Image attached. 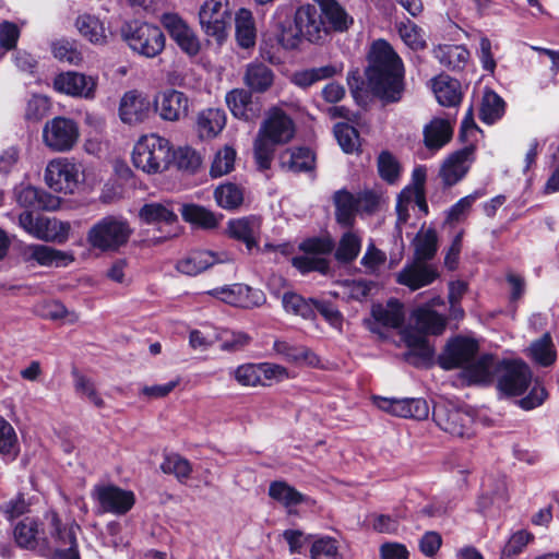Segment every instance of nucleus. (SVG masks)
I'll use <instances>...</instances> for the list:
<instances>
[{
    "label": "nucleus",
    "instance_id": "15",
    "mask_svg": "<svg viewBox=\"0 0 559 559\" xmlns=\"http://www.w3.org/2000/svg\"><path fill=\"white\" fill-rule=\"evenodd\" d=\"M160 23L170 38L188 56L194 57L201 50V41L188 23L176 13H164Z\"/></svg>",
    "mask_w": 559,
    "mask_h": 559
},
{
    "label": "nucleus",
    "instance_id": "40",
    "mask_svg": "<svg viewBox=\"0 0 559 559\" xmlns=\"http://www.w3.org/2000/svg\"><path fill=\"white\" fill-rule=\"evenodd\" d=\"M236 39L240 47L254 46L257 29L253 15L248 9L241 8L235 16Z\"/></svg>",
    "mask_w": 559,
    "mask_h": 559
},
{
    "label": "nucleus",
    "instance_id": "16",
    "mask_svg": "<svg viewBox=\"0 0 559 559\" xmlns=\"http://www.w3.org/2000/svg\"><path fill=\"white\" fill-rule=\"evenodd\" d=\"M376 406L393 416L413 418L416 420L427 419L429 405L424 399H390L377 396L373 399Z\"/></svg>",
    "mask_w": 559,
    "mask_h": 559
},
{
    "label": "nucleus",
    "instance_id": "37",
    "mask_svg": "<svg viewBox=\"0 0 559 559\" xmlns=\"http://www.w3.org/2000/svg\"><path fill=\"white\" fill-rule=\"evenodd\" d=\"M75 26L79 33L94 45H105L107 34L103 22L95 15L84 13L78 16Z\"/></svg>",
    "mask_w": 559,
    "mask_h": 559
},
{
    "label": "nucleus",
    "instance_id": "63",
    "mask_svg": "<svg viewBox=\"0 0 559 559\" xmlns=\"http://www.w3.org/2000/svg\"><path fill=\"white\" fill-rule=\"evenodd\" d=\"M53 57L62 62L78 66L82 62V53L67 40H59L52 44Z\"/></svg>",
    "mask_w": 559,
    "mask_h": 559
},
{
    "label": "nucleus",
    "instance_id": "10",
    "mask_svg": "<svg viewBox=\"0 0 559 559\" xmlns=\"http://www.w3.org/2000/svg\"><path fill=\"white\" fill-rule=\"evenodd\" d=\"M314 11L311 5L300 7L294 16V21H288L278 26V43L285 49L298 48L304 41L311 43L314 29Z\"/></svg>",
    "mask_w": 559,
    "mask_h": 559
},
{
    "label": "nucleus",
    "instance_id": "54",
    "mask_svg": "<svg viewBox=\"0 0 559 559\" xmlns=\"http://www.w3.org/2000/svg\"><path fill=\"white\" fill-rule=\"evenodd\" d=\"M160 468L165 474H173L180 481L188 479L192 472L190 462L179 454L166 455Z\"/></svg>",
    "mask_w": 559,
    "mask_h": 559
},
{
    "label": "nucleus",
    "instance_id": "23",
    "mask_svg": "<svg viewBox=\"0 0 559 559\" xmlns=\"http://www.w3.org/2000/svg\"><path fill=\"white\" fill-rule=\"evenodd\" d=\"M438 276L439 273L435 265L414 260L396 274V282L416 290L431 284Z\"/></svg>",
    "mask_w": 559,
    "mask_h": 559
},
{
    "label": "nucleus",
    "instance_id": "64",
    "mask_svg": "<svg viewBox=\"0 0 559 559\" xmlns=\"http://www.w3.org/2000/svg\"><path fill=\"white\" fill-rule=\"evenodd\" d=\"M50 110V99L44 95H33L26 105L25 118L29 121H39Z\"/></svg>",
    "mask_w": 559,
    "mask_h": 559
},
{
    "label": "nucleus",
    "instance_id": "5",
    "mask_svg": "<svg viewBox=\"0 0 559 559\" xmlns=\"http://www.w3.org/2000/svg\"><path fill=\"white\" fill-rule=\"evenodd\" d=\"M131 235L132 228L124 217L107 215L91 226L86 241L94 250L115 252L129 241Z\"/></svg>",
    "mask_w": 559,
    "mask_h": 559
},
{
    "label": "nucleus",
    "instance_id": "18",
    "mask_svg": "<svg viewBox=\"0 0 559 559\" xmlns=\"http://www.w3.org/2000/svg\"><path fill=\"white\" fill-rule=\"evenodd\" d=\"M477 352L476 341L468 337H455L448 343L444 353L439 358V364L444 370L465 369L474 360Z\"/></svg>",
    "mask_w": 559,
    "mask_h": 559
},
{
    "label": "nucleus",
    "instance_id": "39",
    "mask_svg": "<svg viewBox=\"0 0 559 559\" xmlns=\"http://www.w3.org/2000/svg\"><path fill=\"white\" fill-rule=\"evenodd\" d=\"M372 317L374 320L388 328H400L404 322V307L396 300L391 299L386 305H376L372 307Z\"/></svg>",
    "mask_w": 559,
    "mask_h": 559
},
{
    "label": "nucleus",
    "instance_id": "17",
    "mask_svg": "<svg viewBox=\"0 0 559 559\" xmlns=\"http://www.w3.org/2000/svg\"><path fill=\"white\" fill-rule=\"evenodd\" d=\"M103 512L116 515L126 514L135 503V496L132 491L117 486H96L93 491Z\"/></svg>",
    "mask_w": 559,
    "mask_h": 559
},
{
    "label": "nucleus",
    "instance_id": "20",
    "mask_svg": "<svg viewBox=\"0 0 559 559\" xmlns=\"http://www.w3.org/2000/svg\"><path fill=\"white\" fill-rule=\"evenodd\" d=\"M154 107L163 120L178 121L188 115L189 98L180 91L168 88L156 94Z\"/></svg>",
    "mask_w": 559,
    "mask_h": 559
},
{
    "label": "nucleus",
    "instance_id": "26",
    "mask_svg": "<svg viewBox=\"0 0 559 559\" xmlns=\"http://www.w3.org/2000/svg\"><path fill=\"white\" fill-rule=\"evenodd\" d=\"M151 100L135 91L127 92L119 105V116L124 123L135 124L148 118Z\"/></svg>",
    "mask_w": 559,
    "mask_h": 559
},
{
    "label": "nucleus",
    "instance_id": "4",
    "mask_svg": "<svg viewBox=\"0 0 559 559\" xmlns=\"http://www.w3.org/2000/svg\"><path fill=\"white\" fill-rule=\"evenodd\" d=\"M173 159L169 141L156 133L141 136L132 151V164L148 175L160 174L168 169Z\"/></svg>",
    "mask_w": 559,
    "mask_h": 559
},
{
    "label": "nucleus",
    "instance_id": "41",
    "mask_svg": "<svg viewBox=\"0 0 559 559\" xmlns=\"http://www.w3.org/2000/svg\"><path fill=\"white\" fill-rule=\"evenodd\" d=\"M213 195L216 204L227 211L239 209L245 201L243 188L233 182H225L217 186Z\"/></svg>",
    "mask_w": 559,
    "mask_h": 559
},
{
    "label": "nucleus",
    "instance_id": "21",
    "mask_svg": "<svg viewBox=\"0 0 559 559\" xmlns=\"http://www.w3.org/2000/svg\"><path fill=\"white\" fill-rule=\"evenodd\" d=\"M233 261V257L225 252H214L210 250H194L180 259L176 269L186 275H197L216 263H228Z\"/></svg>",
    "mask_w": 559,
    "mask_h": 559
},
{
    "label": "nucleus",
    "instance_id": "14",
    "mask_svg": "<svg viewBox=\"0 0 559 559\" xmlns=\"http://www.w3.org/2000/svg\"><path fill=\"white\" fill-rule=\"evenodd\" d=\"M532 382V372L520 360H503L498 376V389L508 396L523 394Z\"/></svg>",
    "mask_w": 559,
    "mask_h": 559
},
{
    "label": "nucleus",
    "instance_id": "8",
    "mask_svg": "<svg viewBox=\"0 0 559 559\" xmlns=\"http://www.w3.org/2000/svg\"><path fill=\"white\" fill-rule=\"evenodd\" d=\"M200 25L203 33L222 45L229 35L231 9L227 1L206 0L199 11Z\"/></svg>",
    "mask_w": 559,
    "mask_h": 559
},
{
    "label": "nucleus",
    "instance_id": "62",
    "mask_svg": "<svg viewBox=\"0 0 559 559\" xmlns=\"http://www.w3.org/2000/svg\"><path fill=\"white\" fill-rule=\"evenodd\" d=\"M13 197L16 203L25 210L35 207L39 203L38 190L25 182L14 187Z\"/></svg>",
    "mask_w": 559,
    "mask_h": 559
},
{
    "label": "nucleus",
    "instance_id": "58",
    "mask_svg": "<svg viewBox=\"0 0 559 559\" xmlns=\"http://www.w3.org/2000/svg\"><path fill=\"white\" fill-rule=\"evenodd\" d=\"M354 195L358 213L370 215L380 209L382 195L379 191L365 189Z\"/></svg>",
    "mask_w": 559,
    "mask_h": 559
},
{
    "label": "nucleus",
    "instance_id": "60",
    "mask_svg": "<svg viewBox=\"0 0 559 559\" xmlns=\"http://www.w3.org/2000/svg\"><path fill=\"white\" fill-rule=\"evenodd\" d=\"M386 261V254L378 249L374 243H369L361 260L360 264L365 267V273L376 275L379 273L381 266Z\"/></svg>",
    "mask_w": 559,
    "mask_h": 559
},
{
    "label": "nucleus",
    "instance_id": "38",
    "mask_svg": "<svg viewBox=\"0 0 559 559\" xmlns=\"http://www.w3.org/2000/svg\"><path fill=\"white\" fill-rule=\"evenodd\" d=\"M313 160L311 150L304 146L292 147L281 154L282 167L294 173L310 170Z\"/></svg>",
    "mask_w": 559,
    "mask_h": 559
},
{
    "label": "nucleus",
    "instance_id": "22",
    "mask_svg": "<svg viewBox=\"0 0 559 559\" xmlns=\"http://www.w3.org/2000/svg\"><path fill=\"white\" fill-rule=\"evenodd\" d=\"M320 8V25L325 33L346 32L354 19L346 12L337 0H317Z\"/></svg>",
    "mask_w": 559,
    "mask_h": 559
},
{
    "label": "nucleus",
    "instance_id": "24",
    "mask_svg": "<svg viewBox=\"0 0 559 559\" xmlns=\"http://www.w3.org/2000/svg\"><path fill=\"white\" fill-rule=\"evenodd\" d=\"M23 259L35 261L41 266H67L74 261L70 252L61 251L45 245H27L22 249Z\"/></svg>",
    "mask_w": 559,
    "mask_h": 559
},
{
    "label": "nucleus",
    "instance_id": "13",
    "mask_svg": "<svg viewBox=\"0 0 559 559\" xmlns=\"http://www.w3.org/2000/svg\"><path fill=\"white\" fill-rule=\"evenodd\" d=\"M98 79L76 71H67L53 78V90L71 97L94 99Z\"/></svg>",
    "mask_w": 559,
    "mask_h": 559
},
{
    "label": "nucleus",
    "instance_id": "42",
    "mask_svg": "<svg viewBox=\"0 0 559 559\" xmlns=\"http://www.w3.org/2000/svg\"><path fill=\"white\" fill-rule=\"evenodd\" d=\"M413 246L415 260L425 262L431 260L438 250L437 231L433 228H420L413 240Z\"/></svg>",
    "mask_w": 559,
    "mask_h": 559
},
{
    "label": "nucleus",
    "instance_id": "47",
    "mask_svg": "<svg viewBox=\"0 0 559 559\" xmlns=\"http://www.w3.org/2000/svg\"><path fill=\"white\" fill-rule=\"evenodd\" d=\"M504 108V100L496 92L488 91L483 96L479 118L487 124L495 123L503 116Z\"/></svg>",
    "mask_w": 559,
    "mask_h": 559
},
{
    "label": "nucleus",
    "instance_id": "25",
    "mask_svg": "<svg viewBox=\"0 0 559 559\" xmlns=\"http://www.w3.org/2000/svg\"><path fill=\"white\" fill-rule=\"evenodd\" d=\"M226 103L234 117L245 121H254L262 112L259 99H253L251 93L242 88L228 92Z\"/></svg>",
    "mask_w": 559,
    "mask_h": 559
},
{
    "label": "nucleus",
    "instance_id": "29",
    "mask_svg": "<svg viewBox=\"0 0 559 559\" xmlns=\"http://www.w3.org/2000/svg\"><path fill=\"white\" fill-rule=\"evenodd\" d=\"M424 143L429 150H440L453 135V124L444 118H433L424 127Z\"/></svg>",
    "mask_w": 559,
    "mask_h": 559
},
{
    "label": "nucleus",
    "instance_id": "56",
    "mask_svg": "<svg viewBox=\"0 0 559 559\" xmlns=\"http://www.w3.org/2000/svg\"><path fill=\"white\" fill-rule=\"evenodd\" d=\"M74 388L76 393L97 408H104L106 403L94 382L84 376H76Z\"/></svg>",
    "mask_w": 559,
    "mask_h": 559
},
{
    "label": "nucleus",
    "instance_id": "11",
    "mask_svg": "<svg viewBox=\"0 0 559 559\" xmlns=\"http://www.w3.org/2000/svg\"><path fill=\"white\" fill-rule=\"evenodd\" d=\"M435 423L443 431L457 438H469L473 433V416L450 404H437L432 411Z\"/></svg>",
    "mask_w": 559,
    "mask_h": 559
},
{
    "label": "nucleus",
    "instance_id": "36",
    "mask_svg": "<svg viewBox=\"0 0 559 559\" xmlns=\"http://www.w3.org/2000/svg\"><path fill=\"white\" fill-rule=\"evenodd\" d=\"M70 229L71 226L68 222L41 216L35 238L62 243L69 238Z\"/></svg>",
    "mask_w": 559,
    "mask_h": 559
},
{
    "label": "nucleus",
    "instance_id": "1",
    "mask_svg": "<svg viewBox=\"0 0 559 559\" xmlns=\"http://www.w3.org/2000/svg\"><path fill=\"white\" fill-rule=\"evenodd\" d=\"M367 75L374 95L385 102H397L401 98L404 91V67L388 41L379 39L372 44Z\"/></svg>",
    "mask_w": 559,
    "mask_h": 559
},
{
    "label": "nucleus",
    "instance_id": "61",
    "mask_svg": "<svg viewBox=\"0 0 559 559\" xmlns=\"http://www.w3.org/2000/svg\"><path fill=\"white\" fill-rule=\"evenodd\" d=\"M533 540L534 535L532 533L524 530L515 532L503 547L501 559L519 555Z\"/></svg>",
    "mask_w": 559,
    "mask_h": 559
},
{
    "label": "nucleus",
    "instance_id": "27",
    "mask_svg": "<svg viewBox=\"0 0 559 559\" xmlns=\"http://www.w3.org/2000/svg\"><path fill=\"white\" fill-rule=\"evenodd\" d=\"M503 360L498 357L487 354L480 356L468 364L464 369V377L472 383L487 384L498 379L500 373V367H502Z\"/></svg>",
    "mask_w": 559,
    "mask_h": 559
},
{
    "label": "nucleus",
    "instance_id": "9",
    "mask_svg": "<svg viewBox=\"0 0 559 559\" xmlns=\"http://www.w3.org/2000/svg\"><path fill=\"white\" fill-rule=\"evenodd\" d=\"M41 139L44 145L51 152H70L79 142L80 128L75 120L58 116L45 123Z\"/></svg>",
    "mask_w": 559,
    "mask_h": 559
},
{
    "label": "nucleus",
    "instance_id": "59",
    "mask_svg": "<svg viewBox=\"0 0 559 559\" xmlns=\"http://www.w3.org/2000/svg\"><path fill=\"white\" fill-rule=\"evenodd\" d=\"M485 195L484 191L477 190L462 199H460L455 204H453L447 214L445 223H455L460 222L471 211L474 202Z\"/></svg>",
    "mask_w": 559,
    "mask_h": 559
},
{
    "label": "nucleus",
    "instance_id": "45",
    "mask_svg": "<svg viewBox=\"0 0 559 559\" xmlns=\"http://www.w3.org/2000/svg\"><path fill=\"white\" fill-rule=\"evenodd\" d=\"M273 350L285 361L297 367L306 365L311 357V350L309 348L281 340L274 342Z\"/></svg>",
    "mask_w": 559,
    "mask_h": 559
},
{
    "label": "nucleus",
    "instance_id": "51",
    "mask_svg": "<svg viewBox=\"0 0 559 559\" xmlns=\"http://www.w3.org/2000/svg\"><path fill=\"white\" fill-rule=\"evenodd\" d=\"M334 135L345 153L353 154L359 152V133L354 127L342 122L336 123L334 126Z\"/></svg>",
    "mask_w": 559,
    "mask_h": 559
},
{
    "label": "nucleus",
    "instance_id": "35",
    "mask_svg": "<svg viewBox=\"0 0 559 559\" xmlns=\"http://www.w3.org/2000/svg\"><path fill=\"white\" fill-rule=\"evenodd\" d=\"M180 213L186 222L204 229L216 228L221 221V216H217L204 206L193 203L182 204Z\"/></svg>",
    "mask_w": 559,
    "mask_h": 559
},
{
    "label": "nucleus",
    "instance_id": "34",
    "mask_svg": "<svg viewBox=\"0 0 559 559\" xmlns=\"http://www.w3.org/2000/svg\"><path fill=\"white\" fill-rule=\"evenodd\" d=\"M432 52L440 64L451 70L463 69L469 59L468 50L462 45H439Z\"/></svg>",
    "mask_w": 559,
    "mask_h": 559
},
{
    "label": "nucleus",
    "instance_id": "44",
    "mask_svg": "<svg viewBox=\"0 0 559 559\" xmlns=\"http://www.w3.org/2000/svg\"><path fill=\"white\" fill-rule=\"evenodd\" d=\"M140 217L147 224H174L178 217L171 209V203L153 202L142 206Z\"/></svg>",
    "mask_w": 559,
    "mask_h": 559
},
{
    "label": "nucleus",
    "instance_id": "30",
    "mask_svg": "<svg viewBox=\"0 0 559 559\" xmlns=\"http://www.w3.org/2000/svg\"><path fill=\"white\" fill-rule=\"evenodd\" d=\"M226 114L219 108H206L198 114L197 128L201 138L213 139L225 128Z\"/></svg>",
    "mask_w": 559,
    "mask_h": 559
},
{
    "label": "nucleus",
    "instance_id": "3",
    "mask_svg": "<svg viewBox=\"0 0 559 559\" xmlns=\"http://www.w3.org/2000/svg\"><path fill=\"white\" fill-rule=\"evenodd\" d=\"M295 135L294 121L281 109H272L262 122L254 140V157L261 169H267L275 146L289 142Z\"/></svg>",
    "mask_w": 559,
    "mask_h": 559
},
{
    "label": "nucleus",
    "instance_id": "48",
    "mask_svg": "<svg viewBox=\"0 0 559 559\" xmlns=\"http://www.w3.org/2000/svg\"><path fill=\"white\" fill-rule=\"evenodd\" d=\"M259 364H242L229 370V376L241 386L267 385L260 377Z\"/></svg>",
    "mask_w": 559,
    "mask_h": 559
},
{
    "label": "nucleus",
    "instance_id": "12",
    "mask_svg": "<svg viewBox=\"0 0 559 559\" xmlns=\"http://www.w3.org/2000/svg\"><path fill=\"white\" fill-rule=\"evenodd\" d=\"M203 295L211 296L227 305L240 308L259 307L265 301V296L262 290L240 283L216 287L204 292Z\"/></svg>",
    "mask_w": 559,
    "mask_h": 559
},
{
    "label": "nucleus",
    "instance_id": "31",
    "mask_svg": "<svg viewBox=\"0 0 559 559\" xmlns=\"http://www.w3.org/2000/svg\"><path fill=\"white\" fill-rule=\"evenodd\" d=\"M432 90L438 103L444 107H454L461 103V84L449 75H439L432 80Z\"/></svg>",
    "mask_w": 559,
    "mask_h": 559
},
{
    "label": "nucleus",
    "instance_id": "19",
    "mask_svg": "<svg viewBox=\"0 0 559 559\" xmlns=\"http://www.w3.org/2000/svg\"><path fill=\"white\" fill-rule=\"evenodd\" d=\"M473 143H468L462 150L447 157L439 171V176L445 186H454L465 177L475 159Z\"/></svg>",
    "mask_w": 559,
    "mask_h": 559
},
{
    "label": "nucleus",
    "instance_id": "28",
    "mask_svg": "<svg viewBox=\"0 0 559 559\" xmlns=\"http://www.w3.org/2000/svg\"><path fill=\"white\" fill-rule=\"evenodd\" d=\"M261 225V218L258 216L235 218L227 223V233L231 238L245 242L247 249L251 251L258 247Z\"/></svg>",
    "mask_w": 559,
    "mask_h": 559
},
{
    "label": "nucleus",
    "instance_id": "50",
    "mask_svg": "<svg viewBox=\"0 0 559 559\" xmlns=\"http://www.w3.org/2000/svg\"><path fill=\"white\" fill-rule=\"evenodd\" d=\"M282 304L287 312L300 316L305 319L313 318V301L306 300L300 295L292 292H285L282 297Z\"/></svg>",
    "mask_w": 559,
    "mask_h": 559
},
{
    "label": "nucleus",
    "instance_id": "55",
    "mask_svg": "<svg viewBox=\"0 0 559 559\" xmlns=\"http://www.w3.org/2000/svg\"><path fill=\"white\" fill-rule=\"evenodd\" d=\"M236 159V151L231 146H225L219 150L213 159L210 174L217 178L228 174L233 168Z\"/></svg>",
    "mask_w": 559,
    "mask_h": 559
},
{
    "label": "nucleus",
    "instance_id": "6",
    "mask_svg": "<svg viewBox=\"0 0 559 559\" xmlns=\"http://www.w3.org/2000/svg\"><path fill=\"white\" fill-rule=\"evenodd\" d=\"M44 178L53 191L72 194L84 182V166L74 158L56 157L48 162Z\"/></svg>",
    "mask_w": 559,
    "mask_h": 559
},
{
    "label": "nucleus",
    "instance_id": "52",
    "mask_svg": "<svg viewBox=\"0 0 559 559\" xmlns=\"http://www.w3.org/2000/svg\"><path fill=\"white\" fill-rule=\"evenodd\" d=\"M51 522L55 527V535L61 542L60 547H68L66 549H59L60 559H80L76 550V539L73 533L61 528L60 521L56 514L52 515Z\"/></svg>",
    "mask_w": 559,
    "mask_h": 559
},
{
    "label": "nucleus",
    "instance_id": "33",
    "mask_svg": "<svg viewBox=\"0 0 559 559\" xmlns=\"http://www.w3.org/2000/svg\"><path fill=\"white\" fill-rule=\"evenodd\" d=\"M361 247L362 238L360 234L349 229L341 236L336 243L334 259L341 264H350L358 258Z\"/></svg>",
    "mask_w": 559,
    "mask_h": 559
},
{
    "label": "nucleus",
    "instance_id": "46",
    "mask_svg": "<svg viewBox=\"0 0 559 559\" xmlns=\"http://www.w3.org/2000/svg\"><path fill=\"white\" fill-rule=\"evenodd\" d=\"M245 83L255 92L266 91L273 83L272 71L262 63H250L245 73Z\"/></svg>",
    "mask_w": 559,
    "mask_h": 559
},
{
    "label": "nucleus",
    "instance_id": "49",
    "mask_svg": "<svg viewBox=\"0 0 559 559\" xmlns=\"http://www.w3.org/2000/svg\"><path fill=\"white\" fill-rule=\"evenodd\" d=\"M530 353L532 358L544 367L552 365L557 357L551 337L548 333L532 343Z\"/></svg>",
    "mask_w": 559,
    "mask_h": 559
},
{
    "label": "nucleus",
    "instance_id": "32",
    "mask_svg": "<svg viewBox=\"0 0 559 559\" xmlns=\"http://www.w3.org/2000/svg\"><path fill=\"white\" fill-rule=\"evenodd\" d=\"M333 201L337 224L343 228H352L358 213L354 193L346 190L336 191Z\"/></svg>",
    "mask_w": 559,
    "mask_h": 559
},
{
    "label": "nucleus",
    "instance_id": "43",
    "mask_svg": "<svg viewBox=\"0 0 559 559\" xmlns=\"http://www.w3.org/2000/svg\"><path fill=\"white\" fill-rule=\"evenodd\" d=\"M269 496L293 513V509L300 504L305 497L285 481H273L269 487Z\"/></svg>",
    "mask_w": 559,
    "mask_h": 559
},
{
    "label": "nucleus",
    "instance_id": "2",
    "mask_svg": "<svg viewBox=\"0 0 559 559\" xmlns=\"http://www.w3.org/2000/svg\"><path fill=\"white\" fill-rule=\"evenodd\" d=\"M412 318L414 328L401 331L402 340L409 348L404 354V359L416 367H426L431 365L435 355V349L428 343L426 335L442 334L445 330L447 319L429 307L414 310Z\"/></svg>",
    "mask_w": 559,
    "mask_h": 559
},
{
    "label": "nucleus",
    "instance_id": "57",
    "mask_svg": "<svg viewBox=\"0 0 559 559\" xmlns=\"http://www.w3.org/2000/svg\"><path fill=\"white\" fill-rule=\"evenodd\" d=\"M37 533V522L33 519L26 518L15 526L14 537L21 547L33 548L36 545Z\"/></svg>",
    "mask_w": 559,
    "mask_h": 559
},
{
    "label": "nucleus",
    "instance_id": "7",
    "mask_svg": "<svg viewBox=\"0 0 559 559\" xmlns=\"http://www.w3.org/2000/svg\"><path fill=\"white\" fill-rule=\"evenodd\" d=\"M121 34L129 48L145 58H155L165 48V35L158 26L153 24H127L122 27Z\"/></svg>",
    "mask_w": 559,
    "mask_h": 559
},
{
    "label": "nucleus",
    "instance_id": "53",
    "mask_svg": "<svg viewBox=\"0 0 559 559\" xmlns=\"http://www.w3.org/2000/svg\"><path fill=\"white\" fill-rule=\"evenodd\" d=\"M379 176L390 185L397 182L401 175V165L395 156L383 151L378 156Z\"/></svg>",
    "mask_w": 559,
    "mask_h": 559
}]
</instances>
